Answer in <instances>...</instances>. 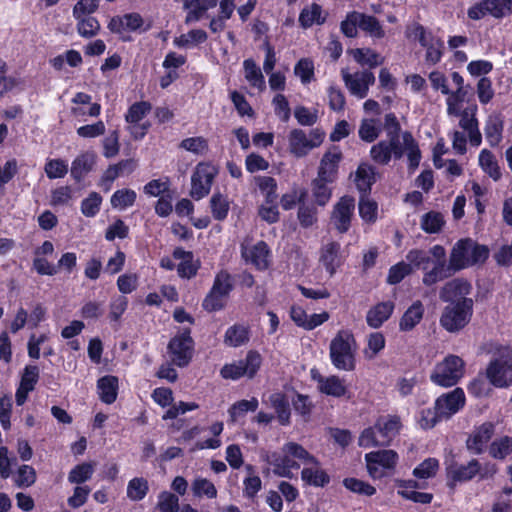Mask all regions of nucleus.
I'll list each match as a JSON object with an SVG mask.
<instances>
[{
	"mask_svg": "<svg viewBox=\"0 0 512 512\" xmlns=\"http://www.w3.org/2000/svg\"><path fill=\"white\" fill-rule=\"evenodd\" d=\"M358 211L363 222L374 224L378 218V203L370 198V194L360 193Z\"/></svg>",
	"mask_w": 512,
	"mask_h": 512,
	"instance_id": "nucleus-35",
	"label": "nucleus"
},
{
	"mask_svg": "<svg viewBox=\"0 0 512 512\" xmlns=\"http://www.w3.org/2000/svg\"><path fill=\"white\" fill-rule=\"evenodd\" d=\"M471 244H473V240L471 238L460 239L454 244L449 257L451 267L454 268V271L458 272L469 267Z\"/></svg>",
	"mask_w": 512,
	"mask_h": 512,
	"instance_id": "nucleus-24",
	"label": "nucleus"
},
{
	"mask_svg": "<svg viewBox=\"0 0 512 512\" xmlns=\"http://www.w3.org/2000/svg\"><path fill=\"white\" fill-rule=\"evenodd\" d=\"M351 53L354 60L362 66L367 65L370 68H375L383 63L380 54L371 48H356L351 50Z\"/></svg>",
	"mask_w": 512,
	"mask_h": 512,
	"instance_id": "nucleus-41",
	"label": "nucleus"
},
{
	"mask_svg": "<svg viewBox=\"0 0 512 512\" xmlns=\"http://www.w3.org/2000/svg\"><path fill=\"white\" fill-rule=\"evenodd\" d=\"M259 406L258 399L252 397L250 400L242 399L228 409L231 421L235 422L238 418L244 416L247 412H255Z\"/></svg>",
	"mask_w": 512,
	"mask_h": 512,
	"instance_id": "nucleus-48",
	"label": "nucleus"
},
{
	"mask_svg": "<svg viewBox=\"0 0 512 512\" xmlns=\"http://www.w3.org/2000/svg\"><path fill=\"white\" fill-rule=\"evenodd\" d=\"M44 171L46 176L51 180L61 179L64 178L69 171L68 163L61 158H48L44 166Z\"/></svg>",
	"mask_w": 512,
	"mask_h": 512,
	"instance_id": "nucleus-52",
	"label": "nucleus"
},
{
	"mask_svg": "<svg viewBox=\"0 0 512 512\" xmlns=\"http://www.w3.org/2000/svg\"><path fill=\"white\" fill-rule=\"evenodd\" d=\"M330 182L315 178L311 182L312 195L316 205L324 207L332 197V189L328 187Z\"/></svg>",
	"mask_w": 512,
	"mask_h": 512,
	"instance_id": "nucleus-44",
	"label": "nucleus"
},
{
	"mask_svg": "<svg viewBox=\"0 0 512 512\" xmlns=\"http://www.w3.org/2000/svg\"><path fill=\"white\" fill-rule=\"evenodd\" d=\"M375 424L384 446L390 445L391 441L399 434L402 427L401 419L397 415L380 417Z\"/></svg>",
	"mask_w": 512,
	"mask_h": 512,
	"instance_id": "nucleus-23",
	"label": "nucleus"
},
{
	"mask_svg": "<svg viewBox=\"0 0 512 512\" xmlns=\"http://www.w3.org/2000/svg\"><path fill=\"white\" fill-rule=\"evenodd\" d=\"M149 492L147 479L143 477L132 478L127 485V497L132 501L143 500Z\"/></svg>",
	"mask_w": 512,
	"mask_h": 512,
	"instance_id": "nucleus-47",
	"label": "nucleus"
},
{
	"mask_svg": "<svg viewBox=\"0 0 512 512\" xmlns=\"http://www.w3.org/2000/svg\"><path fill=\"white\" fill-rule=\"evenodd\" d=\"M399 461V455L391 449L369 452L365 455L368 474L373 479H382L392 475Z\"/></svg>",
	"mask_w": 512,
	"mask_h": 512,
	"instance_id": "nucleus-7",
	"label": "nucleus"
},
{
	"mask_svg": "<svg viewBox=\"0 0 512 512\" xmlns=\"http://www.w3.org/2000/svg\"><path fill=\"white\" fill-rule=\"evenodd\" d=\"M262 364V357L256 350H249L244 359L237 362L225 364L220 375L223 379L238 380L247 376L253 378L259 371Z\"/></svg>",
	"mask_w": 512,
	"mask_h": 512,
	"instance_id": "nucleus-10",
	"label": "nucleus"
},
{
	"mask_svg": "<svg viewBox=\"0 0 512 512\" xmlns=\"http://www.w3.org/2000/svg\"><path fill=\"white\" fill-rule=\"evenodd\" d=\"M212 290L229 298L231 292L234 289L233 278L231 274L226 270H220L214 278Z\"/></svg>",
	"mask_w": 512,
	"mask_h": 512,
	"instance_id": "nucleus-50",
	"label": "nucleus"
},
{
	"mask_svg": "<svg viewBox=\"0 0 512 512\" xmlns=\"http://www.w3.org/2000/svg\"><path fill=\"white\" fill-rule=\"evenodd\" d=\"M341 246L338 242L332 241L326 244L321 249L320 262L324 266L325 270L330 274L334 275L337 268L342 264L340 257Z\"/></svg>",
	"mask_w": 512,
	"mask_h": 512,
	"instance_id": "nucleus-29",
	"label": "nucleus"
},
{
	"mask_svg": "<svg viewBox=\"0 0 512 512\" xmlns=\"http://www.w3.org/2000/svg\"><path fill=\"white\" fill-rule=\"evenodd\" d=\"M465 363L457 355H448L438 363L430 375V380L437 386L448 388L455 386L463 377Z\"/></svg>",
	"mask_w": 512,
	"mask_h": 512,
	"instance_id": "nucleus-6",
	"label": "nucleus"
},
{
	"mask_svg": "<svg viewBox=\"0 0 512 512\" xmlns=\"http://www.w3.org/2000/svg\"><path fill=\"white\" fill-rule=\"evenodd\" d=\"M504 118L500 113L489 115L485 121L484 134L492 148L498 147L503 139Z\"/></svg>",
	"mask_w": 512,
	"mask_h": 512,
	"instance_id": "nucleus-25",
	"label": "nucleus"
},
{
	"mask_svg": "<svg viewBox=\"0 0 512 512\" xmlns=\"http://www.w3.org/2000/svg\"><path fill=\"white\" fill-rule=\"evenodd\" d=\"M479 460L471 459L467 464H459L451 461L446 465L447 487L454 489L458 483H465L473 480L479 472Z\"/></svg>",
	"mask_w": 512,
	"mask_h": 512,
	"instance_id": "nucleus-14",
	"label": "nucleus"
},
{
	"mask_svg": "<svg viewBox=\"0 0 512 512\" xmlns=\"http://www.w3.org/2000/svg\"><path fill=\"white\" fill-rule=\"evenodd\" d=\"M250 340V328L243 324L230 326L224 334V344L228 347H240Z\"/></svg>",
	"mask_w": 512,
	"mask_h": 512,
	"instance_id": "nucleus-33",
	"label": "nucleus"
},
{
	"mask_svg": "<svg viewBox=\"0 0 512 512\" xmlns=\"http://www.w3.org/2000/svg\"><path fill=\"white\" fill-rule=\"evenodd\" d=\"M95 165L96 155L93 152H83L72 161L70 175L79 184L94 170Z\"/></svg>",
	"mask_w": 512,
	"mask_h": 512,
	"instance_id": "nucleus-22",
	"label": "nucleus"
},
{
	"mask_svg": "<svg viewBox=\"0 0 512 512\" xmlns=\"http://www.w3.org/2000/svg\"><path fill=\"white\" fill-rule=\"evenodd\" d=\"M301 479L309 486L325 487L330 483V476L321 468L305 467L301 471Z\"/></svg>",
	"mask_w": 512,
	"mask_h": 512,
	"instance_id": "nucleus-38",
	"label": "nucleus"
},
{
	"mask_svg": "<svg viewBox=\"0 0 512 512\" xmlns=\"http://www.w3.org/2000/svg\"><path fill=\"white\" fill-rule=\"evenodd\" d=\"M473 299H464L461 302L448 303L441 314L440 325L449 333L463 330L473 316Z\"/></svg>",
	"mask_w": 512,
	"mask_h": 512,
	"instance_id": "nucleus-5",
	"label": "nucleus"
},
{
	"mask_svg": "<svg viewBox=\"0 0 512 512\" xmlns=\"http://www.w3.org/2000/svg\"><path fill=\"white\" fill-rule=\"evenodd\" d=\"M194 347L195 342L191 336V329L183 327L170 339L167 349L173 363L183 368L191 362L194 355Z\"/></svg>",
	"mask_w": 512,
	"mask_h": 512,
	"instance_id": "nucleus-9",
	"label": "nucleus"
},
{
	"mask_svg": "<svg viewBox=\"0 0 512 512\" xmlns=\"http://www.w3.org/2000/svg\"><path fill=\"white\" fill-rule=\"evenodd\" d=\"M255 181L261 194L264 195L265 203H276L278 200L276 179L271 176H257Z\"/></svg>",
	"mask_w": 512,
	"mask_h": 512,
	"instance_id": "nucleus-40",
	"label": "nucleus"
},
{
	"mask_svg": "<svg viewBox=\"0 0 512 512\" xmlns=\"http://www.w3.org/2000/svg\"><path fill=\"white\" fill-rule=\"evenodd\" d=\"M354 210L355 199L353 196L344 195L336 202L331 214V221L338 233L344 234L349 231Z\"/></svg>",
	"mask_w": 512,
	"mask_h": 512,
	"instance_id": "nucleus-13",
	"label": "nucleus"
},
{
	"mask_svg": "<svg viewBox=\"0 0 512 512\" xmlns=\"http://www.w3.org/2000/svg\"><path fill=\"white\" fill-rule=\"evenodd\" d=\"M395 303L391 300L373 305L366 314V323L370 328H380L393 314Z\"/></svg>",
	"mask_w": 512,
	"mask_h": 512,
	"instance_id": "nucleus-21",
	"label": "nucleus"
},
{
	"mask_svg": "<svg viewBox=\"0 0 512 512\" xmlns=\"http://www.w3.org/2000/svg\"><path fill=\"white\" fill-rule=\"evenodd\" d=\"M456 271L451 267L450 261L448 264L444 263H434V266L431 270L424 271V275L422 278V283L430 287L444 279L451 277Z\"/></svg>",
	"mask_w": 512,
	"mask_h": 512,
	"instance_id": "nucleus-34",
	"label": "nucleus"
},
{
	"mask_svg": "<svg viewBox=\"0 0 512 512\" xmlns=\"http://www.w3.org/2000/svg\"><path fill=\"white\" fill-rule=\"evenodd\" d=\"M270 249L268 244L261 240L251 247L249 251H243L242 256L249 260L258 270H266L269 266L268 257Z\"/></svg>",
	"mask_w": 512,
	"mask_h": 512,
	"instance_id": "nucleus-30",
	"label": "nucleus"
},
{
	"mask_svg": "<svg viewBox=\"0 0 512 512\" xmlns=\"http://www.w3.org/2000/svg\"><path fill=\"white\" fill-rule=\"evenodd\" d=\"M312 378L317 382L319 392L324 395L335 398L351 397L348 387L337 375L323 376L320 373H314V370H312Z\"/></svg>",
	"mask_w": 512,
	"mask_h": 512,
	"instance_id": "nucleus-16",
	"label": "nucleus"
},
{
	"mask_svg": "<svg viewBox=\"0 0 512 512\" xmlns=\"http://www.w3.org/2000/svg\"><path fill=\"white\" fill-rule=\"evenodd\" d=\"M191 489L195 497L206 496L209 499H214L217 497V489L215 485L206 478H195L192 482Z\"/></svg>",
	"mask_w": 512,
	"mask_h": 512,
	"instance_id": "nucleus-58",
	"label": "nucleus"
},
{
	"mask_svg": "<svg viewBox=\"0 0 512 512\" xmlns=\"http://www.w3.org/2000/svg\"><path fill=\"white\" fill-rule=\"evenodd\" d=\"M342 484L347 490L358 495L371 497L376 493L373 485L355 477L344 478Z\"/></svg>",
	"mask_w": 512,
	"mask_h": 512,
	"instance_id": "nucleus-49",
	"label": "nucleus"
},
{
	"mask_svg": "<svg viewBox=\"0 0 512 512\" xmlns=\"http://www.w3.org/2000/svg\"><path fill=\"white\" fill-rule=\"evenodd\" d=\"M324 138L325 132L320 128L311 129L308 136L302 129H292L288 135L289 151L296 158H303L319 147Z\"/></svg>",
	"mask_w": 512,
	"mask_h": 512,
	"instance_id": "nucleus-8",
	"label": "nucleus"
},
{
	"mask_svg": "<svg viewBox=\"0 0 512 512\" xmlns=\"http://www.w3.org/2000/svg\"><path fill=\"white\" fill-rule=\"evenodd\" d=\"M212 217L217 221H224L230 210V202L226 195L215 192L210 199Z\"/></svg>",
	"mask_w": 512,
	"mask_h": 512,
	"instance_id": "nucleus-39",
	"label": "nucleus"
},
{
	"mask_svg": "<svg viewBox=\"0 0 512 512\" xmlns=\"http://www.w3.org/2000/svg\"><path fill=\"white\" fill-rule=\"evenodd\" d=\"M360 12L350 11L340 23V31L347 38H355L358 34Z\"/></svg>",
	"mask_w": 512,
	"mask_h": 512,
	"instance_id": "nucleus-63",
	"label": "nucleus"
},
{
	"mask_svg": "<svg viewBox=\"0 0 512 512\" xmlns=\"http://www.w3.org/2000/svg\"><path fill=\"white\" fill-rule=\"evenodd\" d=\"M143 25V17L137 12H130L122 16H113L108 22L107 28L111 33L120 35L122 41L128 42L131 41L132 38L124 35V32L148 31L150 25L142 29Z\"/></svg>",
	"mask_w": 512,
	"mask_h": 512,
	"instance_id": "nucleus-12",
	"label": "nucleus"
},
{
	"mask_svg": "<svg viewBox=\"0 0 512 512\" xmlns=\"http://www.w3.org/2000/svg\"><path fill=\"white\" fill-rule=\"evenodd\" d=\"M227 300L228 298L210 288L202 301V308L208 313L218 312L226 307Z\"/></svg>",
	"mask_w": 512,
	"mask_h": 512,
	"instance_id": "nucleus-57",
	"label": "nucleus"
},
{
	"mask_svg": "<svg viewBox=\"0 0 512 512\" xmlns=\"http://www.w3.org/2000/svg\"><path fill=\"white\" fill-rule=\"evenodd\" d=\"M94 473V466L90 462H83L74 466L68 474V481L70 483L81 484L88 481Z\"/></svg>",
	"mask_w": 512,
	"mask_h": 512,
	"instance_id": "nucleus-51",
	"label": "nucleus"
},
{
	"mask_svg": "<svg viewBox=\"0 0 512 512\" xmlns=\"http://www.w3.org/2000/svg\"><path fill=\"white\" fill-rule=\"evenodd\" d=\"M439 470V461L434 457H429L418 464L412 471L417 479H429L436 476Z\"/></svg>",
	"mask_w": 512,
	"mask_h": 512,
	"instance_id": "nucleus-55",
	"label": "nucleus"
},
{
	"mask_svg": "<svg viewBox=\"0 0 512 512\" xmlns=\"http://www.w3.org/2000/svg\"><path fill=\"white\" fill-rule=\"evenodd\" d=\"M343 80L351 94L363 99L368 95L369 86L375 83V76L371 71L365 70L354 75L345 73Z\"/></svg>",
	"mask_w": 512,
	"mask_h": 512,
	"instance_id": "nucleus-18",
	"label": "nucleus"
},
{
	"mask_svg": "<svg viewBox=\"0 0 512 512\" xmlns=\"http://www.w3.org/2000/svg\"><path fill=\"white\" fill-rule=\"evenodd\" d=\"M402 139L407 151L408 169L410 172H414L419 167L422 158L418 142L409 131L402 133Z\"/></svg>",
	"mask_w": 512,
	"mask_h": 512,
	"instance_id": "nucleus-36",
	"label": "nucleus"
},
{
	"mask_svg": "<svg viewBox=\"0 0 512 512\" xmlns=\"http://www.w3.org/2000/svg\"><path fill=\"white\" fill-rule=\"evenodd\" d=\"M376 182V169L368 163H361L355 172V184L359 193L370 194Z\"/></svg>",
	"mask_w": 512,
	"mask_h": 512,
	"instance_id": "nucleus-31",
	"label": "nucleus"
},
{
	"mask_svg": "<svg viewBox=\"0 0 512 512\" xmlns=\"http://www.w3.org/2000/svg\"><path fill=\"white\" fill-rule=\"evenodd\" d=\"M381 132L380 127L376 125V120L373 118H365L361 121L358 134L362 141L367 143L374 142Z\"/></svg>",
	"mask_w": 512,
	"mask_h": 512,
	"instance_id": "nucleus-59",
	"label": "nucleus"
},
{
	"mask_svg": "<svg viewBox=\"0 0 512 512\" xmlns=\"http://www.w3.org/2000/svg\"><path fill=\"white\" fill-rule=\"evenodd\" d=\"M485 376L495 388L512 386V348L500 346L488 363Z\"/></svg>",
	"mask_w": 512,
	"mask_h": 512,
	"instance_id": "nucleus-4",
	"label": "nucleus"
},
{
	"mask_svg": "<svg viewBox=\"0 0 512 512\" xmlns=\"http://www.w3.org/2000/svg\"><path fill=\"white\" fill-rule=\"evenodd\" d=\"M152 110V105L148 101H138L133 103L125 114V120L129 124L139 123Z\"/></svg>",
	"mask_w": 512,
	"mask_h": 512,
	"instance_id": "nucleus-54",
	"label": "nucleus"
},
{
	"mask_svg": "<svg viewBox=\"0 0 512 512\" xmlns=\"http://www.w3.org/2000/svg\"><path fill=\"white\" fill-rule=\"evenodd\" d=\"M472 290V285L464 278H455L444 284L440 290V299L445 303L461 302L467 297Z\"/></svg>",
	"mask_w": 512,
	"mask_h": 512,
	"instance_id": "nucleus-17",
	"label": "nucleus"
},
{
	"mask_svg": "<svg viewBox=\"0 0 512 512\" xmlns=\"http://www.w3.org/2000/svg\"><path fill=\"white\" fill-rule=\"evenodd\" d=\"M328 13L323 11L320 4L313 2L310 6H305L299 14V25L303 29H308L313 25H323L327 20Z\"/></svg>",
	"mask_w": 512,
	"mask_h": 512,
	"instance_id": "nucleus-27",
	"label": "nucleus"
},
{
	"mask_svg": "<svg viewBox=\"0 0 512 512\" xmlns=\"http://www.w3.org/2000/svg\"><path fill=\"white\" fill-rule=\"evenodd\" d=\"M359 28L375 38H383L385 36V31L380 21L373 15L360 12Z\"/></svg>",
	"mask_w": 512,
	"mask_h": 512,
	"instance_id": "nucleus-46",
	"label": "nucleus"
},
{
	"mask_svg": "<svg viewBox=\"0 0 512 512\" xmlns=\"http://www.w3.org/2000/svg\"><path fill=\"white\" fill-rule=\"evenodd\" d=\"M137 198L134 190L123 188L116 190L111 196V205L113 208L126 209L133 206Z\"/></svg>",
	"mask_w": 512,
	"mask_h": 512,
	"instance_id": "nucleus-53",
	"label": "nucleus"
},
{
	"mask_svg": "<svg viewBox=\"0 0 512 512\" xmlns=\"http://www.w3.org/2000/svg\"><path fill=\"white\" fill-rule=\"evenodd\" d=\"M342 159V153L338 152H326L320 160L318 167L317 177L320 180L333 183L338 177L339 163Z\"/></svg>",
	"mask_w": 512,
	"mask_h": 512,
	"instance_id": "nucleus-20",
	"label": "nucleus"
},
{
	"mask_svg": "<svg viewBox=\"0 0 512 512\" xmlns=\"http://www.w3.org/2000/svg\"><path fill=\"white\" fill-rule=\"evenodd\" d=\"M172 256L176 260H181L177 265V273L180 278L192 279L197 275L201 267V262L199 259L194 260L192 251H186L182 247H176L172 252Z\"/></svg>",
	"mask_w": 512,
	"mask_h": 512,
	"instance_id": "nucleus-19",
	"label": "nucleus"
},
{
	"mask_svg": "<svg viewBox=\"0 0 512 512\" xmlns=\"http://www.w3.org/2000/svg\"><path fill=\"white\" fill-rule=\"evenodd\" d=\"M99 399L107 405L113 404L118 396L119 379L114 375H105L97 380Z\"/></svg>",
	"mask_w": 512,
	"mask_h": 512,
	"instance_id": "nucleus-26",
	"label": "nucleus"
},
{
	"mask_svg": "<svg viewBox=\"0 0 512 512\" xmlns=\"http://www.w3.org/2000/svg\"><path fill=\"white\" fill-rule=\"evenodd\" d=\"M406 259L412 268L415 267L416 269H421L423 271H426L429 264L432 262L429 253L422 249H411L407 253Z\"/></svg>",
	"mask_w": 512,
	"mask_h": 512,
	"instance_id": "nucleus-64",
	"label": "nucleus"
},
{
	"mask_svg": "<svg viewBox=\"0 0 512 512\" xmlns=\"http://www.w3.org/2000/svg\"><path fill=\"white\" fill-rule=\"evenodd\" d=\"M357 343L353 333L348 329L337 332L329 345V356L337 370L351 372L356 369Z\"/></svg>",
	"mask_w": 512,
	"mask_h": 512,
	"instance_id": "nucleus-3",
	"label": "nucleus"
},
{
	"mask_svg": "<svg viewBox=\"0 0 512 512\" xmlns=\"http://www.w3.org/2000/svg\"><path fill=\"white\" fill-rule=\"evenodd\" d=\"M488 454L497 461L512 459V437L502 435L492 440L488 445Z\"/></svg>",
	"mask_w": 512,
	"mask_h": 512,
	"instance_id": "nucleus-32",
	"label": "nucleus"
},
{
	"mask_svg": "<svg viewBox=\"0 0 512 512\" xmlns=\"http://www.w3.org/2000/svg\"><path fill=\"white\" fill-rule=\"evenodd\" d=\"M282 453L278 451L270 452L266 455L265 461L273 467L274 475L283 478H292V470H298L300 463L314 464L318 466V459L309 453L302 445L296 442H288L282 448Z\"/></svg>",
	"mask_w": 512,
	"mask_h": 512,
	"instance_id": "nucleus-2",
	"label": "nucleus"
},
{
	"mask_svg": "<svg viewBox=\"0 0 512 512\" xmlns=\"http://www.w3.org/2000/svg\"><path fill=\"white\" fill-rule=\"evenodd\" d=\"M412 272L413 269L410 264L400 261L389 268L386 281L390 285H397Z\"/></svg>",
	"mask_w": 512,
	"mask_h": 512,
	"instance_id": "nucleus-61",
	"label": "nucleus"
},
{
	"mask_svg": "<svg viewBox=\"0 0 512 512\" xmlns=\"http://www.w3.org/2000/svg\"><path fill=\"white\" fill-rule=\"evenodd\" d=\"M129 300L124 295L113 296L109 303L108 318L111 322H118L126 312Z\"/></svg>",
	"mask_w": 512,
	"mask_h": 512,
	"instance_id": "nucleus-60",
	"label": "nucleus"
},
{
	"mask_svg": "<svg viewBox=\"0 0 512 512\" xmlns=\"http://www.w3.org/2000/svg\"><path fill=\"white\" fill-rule=\"evenodd\" d=\"M479 166L494 181H499L502 177L500 166L495 155L488 149H483L479 153Z\"/></svg>",
	"mask_w": 512,
	"mask_h": 512,
	"instance_id": "nucleus-37",
	"label": "nucleus"
},
{
	"mask_svg": "<svg viewBox=\"0 0 512 512\" xmlns=\"http://www.w3.org/2000/svg\"><path fill=\"white\" fill-rule=\"evenodd\" d=\"M75 20L77 21V32L83 38H92L100 31V23L94 16H82L80 18H75Z\"/></svg>",
	"mask_w": 512,
	"mask_h": 512,
	"instance_id": "nucleus-43",
	"label": "nucleus"
},
{
	"mask_svg": "<svg viewBox=\"0 0 512 512\" xmlns=\"http://www.w3.org/2000/svg\"><path fill=\"white\" fill-rule=\"evenodd\" d=\"M466 397L464 390L456 387L435 399L434 406L419 412V425L425 430L434 428L439 422L451 419L464 408Z\"/></svg>",
	"mask_w": 512,
	"mask_h": 512,
	"instance_id": "nucleus-1",
	"label": "nucleus"
},
{
	"mask_svg": "<svg viewBox=\"0 0 512 512\" xmlns=\"http://www.w3.org/2000/svg\"><path fill=\"white\" fill-rule=\"evenodd\" d=\"M179 148L196 155H203L209 150V144L203 136L188 137L179 143Z\"/></svg>",
	"mask_w": 512,
	"mask_h": 512,
	"instance_id": "nucleus-56",
	"label": "nucleus"
},
{
	"mask_svg": "<svg viewBox=\"0 0 512 512\" xmlns=\"http://www.w3.org/2000/svg\"><path fill=\"white\" fill-rule=\"evenodd\" d=\"M271 403L275 409L279 423L283 426L289 425L291 410L286 396L281 393L274 394L271 397Z\"/></svg>",
	"mask_w": 512,
	"mask_h": 512,
	"instance_id": "nucleus-42",
	"label": "nucleus"
},
{
	"mask_svg": "<svg viewBox=\"0 0 512 512\" xmlns=\"http://www.w3.org/2000/svg\"><path fill=\"white\" fill-rule=\"evenodd\" d=\"M495 434V424L490 421H486L479 426H476L473 432L468 436L466 440V448L476 454H482L488 443L491 442L492 437Z\"/></svg>",
	"mask_w": 512,
	"mask_h": 512,
	"instance_id": "nucleus-15",
	"label": "nucleus"
},
{
	"mask_svg": "<svg viewBox=\"0 0 512 512\" xmlns=\"http://www.w3.org/2000/svg\"><path fill=\"white\" fill-rule=\"evenodd\" d=\"M102 196L98 192H91L81 202V212L86 217H95L101 208Z\"/></svg>",
	"mask_w": 512,
	"mask_h": 512,
	"instance_id": "nucleus-62",
	"label": "nucleus"
},
{
	"mask_svg": "<svg viewBox=\"0 0 512 512\" xmlns=\"http://www.w3.org/2000/svg\"><path fill=\"white\" fill-rule=\"evenodd\" d=\"M217 173V168L210 162L198 163L191 176V197L200 200L207 196Z\"/></svg>",
	"mask_w": 512,
	"mask_h": 512,
	"instance_id": "nucleus-11",
	"label": "nucleus"
},
{
	"mask_svg": "<svg viewBox=\"0 0 512 512\" xmlns=\"http://www.w3.org/2000/svg\"><path fill=\"white\" fill-rule=\"evenodd\" d=\"M425 308L420 300L414 301L403 313L399 320L401 332L412 331L423 319Z\"/></svg>",
	"mask_w": 512,
	"mask_h": 512,
	"instance_id": "nucleus-28",
	"label": "nucleus"
},
{
	"mask_svg": "<svg viewBox=\"0 0 512 512\" xmlns=\"http://www.w3.org/2000/svg\"><path fill=\"white\" fill-rule=\"evenodd\" d=\"M445 224L443 215L440 212L429 211L421 217V229L428 234H436L442 230Z\"/></svg>",
	"mask_w": 512,
	"mask_h": 512,
	"instance_id": "nucleus-45",
	"label": "nucleus"
}]
</instances>
